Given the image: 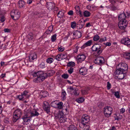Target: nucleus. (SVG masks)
<instances>
[{
    "label": "nucleus",
    "mask_w": 130,
    "mask_h": 130,
    "mask_svg": "<svg viewBox=\"0 0 130 130\" xmlns=\"http://www.w3.org/2000/svg\"><path fill=\"white\" fill-rule=\"evenodd\" d=\"M4 31L5 32H10V30L8 28H5L4 30Z\"/></svg>",
    "instance_id": "nucleus-61"
},
{
    "label": "nucleus",
    "mask_w": 130,
    "mask_h": 130,
    "mask_svg": "<svg viewBox=\"0 0 130 130\" xmlns=\"http://www.w3.org/2000/svg\"><path fill=\"white\" fill-rule=\"evenodd\" d=\"M4 121L5 123L7 124L10 123L9 120L8 118H5L4 120Z\"/></svg>",
    "instance_id": "nucleus-52"
},
{
    "label": "nucleus",
    "mask_w": 130,
    "mask_h": 130,
    "mask_svg": "<svg viewBox=\"0 0 130 130\" xmlns=\"http://www.w3.org/2000/svg\"><path fill=\"white\" fill-rule=\"evenodd\" d=\"M54 60L51 58H49L46 59V62L48 63H50L53 62Z\"/></svg>",
    "instance_id": "nucleus-42"
},
{
    "label": "nucleus",
    "mask_w": 130,
    "mask_h": 130,
    "mask_svg": "<svg viewBox=\"0 0 130 130\" xmlns=\"http://www.w3.org/2000/svg\"><path fill=\"white\" fill-rule=\"evenodd\" d=\"M58 50L60 52H62L63 51L64 49L63 48L59 47L58 48Z\"/></svg>",
    "instance_id": "nucleus-62"
},
{
    "label": "nucleus",
    "mask_w": 130,
    "mask_h": 130,
    "mask_svg": "<svg viewBox=\"0 0 130 130\" xmlns=\"http://www.w3.org/2000/svg\"><path fill=\"white\" fill-rule=\"evenodd\" d=\"M86 27H89L90 26H92L91 24L90 23H88L86 24Z\"/></svg>",
    "instance_id": "nucleus-59"
},
{
    "label": "nucleus",
    "mask_w": 130,
    "mask_h": 130,
    "mask_svg": "<svg viewBox=\"0 0 130 130\" xmlns=\"http://www.w3.org/2000/svg\"><path fill=\"white\" fill-rule=\"evenodd\" d=\"M56 59L58 61H60L63 59L61 54H58L56 57Z\"/></svg>",
    "instance_id": "nucleus-40"
},
{
    "label": "nucleus",
    "mask_w": 130,
    "mask_h": 130,
    "mask_svg": "<svg viewBox=\"0 0 130 130\" xmlns=\"http://www.w3.org/2000/svg\"><path fill=\"white\" fill-rule=\"evenodd\" d=\"M18 4L19 7L22 8L24 7L25 4V3L24 1L20 0L18 2Z\"/></svg>",
    "instance_id": "nucleus-26"
},
{
    "label": "nucleus",
    "mask_w": 130,
    "mask_h": 130,
    "mask_svg": "<svg viewBox=\"0 0 130 130\" xmlns=\"http://www.w3.org/2000/svg\"><path fill=\"white\" fill-rule=\"evenodd\" d=\"M17 97L20 100L23 101L25 99L22 94L21 95H18Z\"/></svg>",
    "instance_id": "nucleus-41"
},
{
    "label": "nucleus",
    "mask_w": 130,
    "mask_h": 130,
    "mask_svg": "<svg viewBox=\"0 0 130 130\" xmlns=\"http://www.w3.org/2000/svg\"><path fill=\"white\" fill-rule=\"evenodd\" d=\"M33 34L31 32H30L27 35V38L30 40H32L33 38Z\"/></svg>",
    "instance_id": "nucleus-37"
},
{
    "label": "nucleus",
    "mask_w": 130,
    "mask_h": 130,
    "mask_svg": "<svg viewBox=\"0 0 130 130\" xmlns=\"http://www.w3.org/2000/svg\"><path fill=\"white\" fill-rule=\"evenodd\" d=\"M107 89L109 90L111 87V85L109 82H107Z\"/></svg>",
    "instance_id": "nucleus-49"
},
{
    "label": "nucleus",
    "mask_w": 130,
    "mask_h": 130,
    "mask_svg": "<svg viewBox=\"0 0 130 130\" xmlns=\"http://www.w3.org/2000/svg\"><path fill=\"white\" fill-rule=\"evenodd\" d=\"M69 104L67 103V108H66V109L63 111V113H64L65 115H67L68 114L69 111Z\"/></svg>",
    "instance_id": "nucleus-28"
},
{
    "label": "nucleus",
    "mask_w": 130,
    "mask_h": 130,
    "mask_svg": "<svg viewBox=\"0 0 130 130\" xmlns=\"http://www.w3.org/2000/svg\"><path fill=\"white\" fill-rule=\"evenodd\" d=\"M128 67L127 64L125 63H120L117 66L116 69V73L121 71L126 73Z\"/></svg>",
    "instance_id": "nucleus-3"
},
{
    "label": "nucleus",
    "mask_w": 130,
    "mask_h": 130,
    "mask_svg": "<svg viewBox=\"0 0 130 130\" xmlns=\"http://www.w3.org/2000/svg\"><path fill=\"white\" fill-rule=\"evenodd\" d=\"M102 46V45L101 44H94L92 47V51L94 53L99 55L102 53L103 50V49L101 48Z\"/></svg>",
    "instance_id": "nucleus-5"
},
{
    "label": "nucleus",
    "mask_w": 130,
    "mask_h": 130,
    "mask_svg": "<svg viewBox=\"0 0 130 130\" xmlns=\"http://www.w3.org/2000/svg\"><path fill=\"white\" fill-rule=\"evenodd\" d=\"M120 72H117L118 73H116V71L114 73V74L115 75H118V76H117L118 78L119 79H122L126 75V73L124 72L121 71Z\"/></svg>",
    "instance_id": "nucleus-14"
},
{
    "label": "nucleus",
    "mask_w": 130,
    "mask_h": 130,
    "mask_svg": "<svg viewBox=\"0 0 130 130\" xmlns=\"http://www.w3.org/2000/svg\"><path fill=\"white\" fill-rule=\"evenodd\" d=\"M80 17H82L83 16V12H82L81 10L79 11L76 13Z\"/></svg>",
    "instance_id": "nucleus-45"
},
{
    "label": "nucleus",
    "mask_w": 130,
    "mask_h": 130,
    "mask_svg": "<svg viewBox=\"0 0 130 130\" xmlns=\"http://www.w3.org/2000/svg\"><path fill=\"white\" fill-rule=\"evenodd\" d=\"M104 44L106 46H110L111 45V43L109 42H107L106 43H104Z\"/></svg>",
    "instance_id": "nucleus-57"
},
{
    "label": "nucleus",
    "mask_w": 130,
    "mask_h": 130,
    "mask_svg": "<svg viewBox=\"0 0 130 130\" xmlns=\"http://www.w3.org/2000/svg\"><path fill=\"white\" fill-rule=\"evenodd\" d=\"M100 38L98 35H96L93 37V40L94 41H96L100 40Z\"/></svg>",
    "instance_id": "nucleus-38"
},
{
    "label": "nucleus",
    "mask_w": 130,
    "mask_h": 130,
    "mask_svg": "<svg viewBox=\"0 0 130 130\" xmlns=\"http://www.w3.org/2000/svg\"><path fill=\"white\" fill-rule=\"evenodd\" d=\"M53 26H51L49 27L47 30L52 31L53 30Z\"/></svg>",
    "instance_id": "nucleus-55"
},
{
    "label": "nucleus",
    "mask_w": 130,
    "mask_h": 130,
    "mask_svg": "<svg viewBox=\"0 0 130 130\" xmlns=\"http://www.w3.org/2000/svg\"><path fill=\"white\" fill-rule=\"evenodd\" d=\"M63 105V103L62 102H58V103L57 104V108H56L60 109H61L62 107V106Z\"/></svg>",
    "instance_id": "nucleus-29"
},
{
    "label": "nucleus",
    "mask_w": 130,
    "mask_h": 130,
    "mask_svg": "<svg viewBox=\"0 0 130 130\" xmlns=\"http://www.w3.org/2000/svg\"><path fill=\"white\" fill-rule=\"evenodd\" d=\"M106 38H107L106 37L103 38H100L99 40V42L101 43L102 42L106 41L107 40Z\"/></svg>",
    "instance_id": "nucleus-46"
},
{
    "label": "nucleus",
    "mask_w": 130,
    "mask_h": 130,
    "mask_svg": "<svg viewBox=\"0 0 130 130\" xmlns=\"http://www.w3.org/2000/svg\"><path fill=\"white\" fill-rule=\"evenodd\" d=\"M67 104H65L62 106V111L63 112V111H64L65 109H66V108H67Z\"/></svg>",
    "instance_id": "nucleus-54"
},
{
    "label": "nucleus",
    "mask_w": 130,
    "mask_h": 130,
    "mask_svg": "<svg viewBox=\"0 0 130 130\" xmlns=\"http://www.w3.org/2000/svg\"><path fill=\"white\" fill-rule=\"evenodd\" d=\"M51 72V71H49L47 73H44L41 71L35 72L32 73V75L34 77L37 76V77L34 78L33 81L35 83H41L47 77L52 75Z\"/></svg>",
    "instance_id": "nucleus-1"
},
{
    "label": "nucleus",
    "mask_w": 130,
    "mask_h": 130,
    "mask_svg": "<svg viewBox=\"0 0 130 130\" xmlns=\"http://www.w3.org/2000/svg\"><path fill=\"white\" fill-rule=\"evenodd\" d=\"M87 70H88L85 67H83L79 69V73L81 75H85L87 73Z\"/></svg>",
    "instance_id": "nucleus-18"
},
{
    "label": "nucleus",
    "mask_w": 130,
    "mask_h": 130,
    "mask_svg": "<svg viewBox=\"0 0 130 130\" xmlns=\"http://www.w3.org/2000/svg\"><path fill=\"white\" fill-rule=\"evenodd\" d=\"M92 41L91 40H89L85 43H84L80 48L82 49H83L87 46H90L91 44Z\"/></svg>",
    "instance_id": "nucleus-21"
},
{
    "label": "nucleus",
    "mask_w": 130,
    "mask_h": 130,
    "mask_svg": "<svg viewBox=\"0 0 130 130\" xmlns=\"http://www.w3.org/2000/svg\"><path fill=\"white\" fill-rule=\"evenodd\" d=\"M69 89L71 90V91L72 92H73V91H74L75 90L72 87H70L69 88Z\"/></svg>",
    "instance_id": "nucleus-63"
},
{
    "label": "nucleus",
    "mask_w": 130,
    "mask_h": 130,
    "mask_svg": "<svg viewBox=\"0 0 130 130\" xmlns=\"http://www.w3.org/2000/svg\"><path fill=\"white\" fill-rule=\"evenodd\" d=\"M58 103V101H56L52 102L51 103V105L52 107L56 108Z\"/></svg>",
    "instance_id": "nucleus-31"
},
{
    "label": "nucleus",
    "mask_w": 130,
    "mask_h": 130,
    "mask_svg": "<svg viewBox=\"0 0 130 130\" xmlns=\"http://www.w3.org/2000/svg\"><path fill=\"white\" fill-rule=\"evenodd\" d=\"M86 58V56L84 54L79 55L77 57L76 59L78 60V63H80L84 61Z\"/></svg>",
    "instance_id": "nucleus-15"
},
{
    "label": "nucleus",
    "mask_w": 130,
    "mask_h": 130,
    "mask_svg": "<svg viewBox=\"0 0 130 130\" xmlns=\"http://www.w3.org/2000/svg\"><path fill=\"white\" fill-rule=\"evenodd\" d=\"M67 130H78L77 127L73 125H70L67 128Z\"/></svg>",
    "instance_id": "nucleus-24"
},
{
    "label": "nucleus",
    "mask_w": 130,
    "mask_h": 130,
    "mask_svg": "<svg viewBox=\"0 0 130 130\" xmlns=\"http://www.w3.org/2000/svg\"><path fill=\"white\" fill-rule=\"evenodd\" d=\"M43 108L44 111L48 113L50 112V105L46 101L43 102Z\"/></svg>",
    "instance_id": "nucleus-13"
},
{
    "label": "nucleus",
    "mask_w": 130,
    "mask_h": 130,
    "mask_svg": "<svg viewBox=\"0 0 130 130\" xmlns=\"http://www.w3.org/2000/svg\"><path fill=\"white\" fill-rule=\"evenodd\" d=\"M55 116L56 119L59 118V121L60 123H64L66 121V118L64 116L60 117L59 114H58V116Z\"/></svg>",
    "instance_id": "nucleus-20"
},
{
    "label": "nucleus",
    "mask_w": 130,
    "mask_h": 130,
    "mask_svg": "<svg viewBox=\"0 0 130 130\" xmlns=\"http://www.w3.org/2000/svg\"><path fill=\"white\" fill-rule=\"evenodd\" d=\"M47 7L49 10H53L56 11L58 10L59 8L55 6V4L53 2L47 3Z\"/></svg>",
    "instance_id": "nucleus-9"
},
{
    "label": "nucleus",
    "mask_w": 130,
    "mask_h": 130,
    "mask_svg": "<svg viewBox=\"0 0 130 130\" xmlns=\"http://www.w3.org/2000/svg\"><path fill=\"white\" fill-rule=\"evenodd\" d=\"M77 23H76L75 21L71 22V27L73 28H75L77 26Z\"/></svg>",
    "instance_id": "nucleus-39"
},
{
    "label": "nucleus",
    "mask_w": 130,
    "mask_h": 130,
    "mask_svg": "<svg viewBox=\"0 0 130 130\" xmlns=\"http://www.w3.org/2000/svg\"><path fill=\"white\" fill-rule=\"evenodd\" d=\"M38 67L40 68L41 69H43L45 67V63L43 62H41L39 65Z\"/></svg>",
    "instance_id": "nucleus-36"
},
{
    "label": "nucleus",
    "mask_w": 130,
    "mask_h": 130,
    "mask_svg": "<svg viewBox=\"0 0 130 130\" xmlns=\"http://www.w3.org/2000/svg\"><path fill=\"white\" fill-rule=\"evenodd\" d=\"M5 19L4 17V16H2V17L1 19V21L2 22H3L5 21Z\"/></svg>",
    "instance_id": "nucleus-60"
},
{
    "label": "nucleus",
    "mask_w": 130,
    "mask_h": 130,
    "mask_svg": "<svg viewBox=\"0 0 130 130\" xmlns=\"http://www.w3.org/2000/svg\"><path fill=\"white\" fill-rule=\"evenodd\" d=\"M68 14L69 15H72L73 14V12L72 10H70L68 12Z\"/></svg>",
    "instance_id": "nucleus-56"
},
{
    "label": "nucleus",
    "mask_w": 130,
    "mask_h": 130,
    "mask_svg": "<svg viewBox=\"0 0 130 130\" xmlns=\"http://www.w3.org/2000/svg\"><path fill=\"white\" fill-rule=\"evenodd\" d=\"M61 56L63 58V59H65L67 58V54L66 53H65L64 54H61Z\"/></svg>",
    "instance_id": "nucleus-50"
},
{
    "label": "nucleus",
    "mask_w": 130,
    "mask_h": 130,
    "mask_svg": "<svg viewBox=\"0 0 130 130\" xmlns=\"http://www.w3.org/2000/svg\"><path fill=\"white\" fill-rule=\"evenodd\" d=\"M29 57L30 61H32L31 60H34L36 59L37 57V54L35 53H32L30 55Z\"/></svg>",
    "instance_id": "nucleus-22"
},
{
    "label": "nucleus",
    "mask_w": 130,
    "mask_h": 130,
    "mask_svg": "<svg viewBox=\"0 0 130 130\" xmlns=\"http://www.w3.org/2000/svg\"><path fill=\"white\" fill-rule=\"evenodd\" d=\"M75 9L76 13L77 12H78L80 10V7L78 6H75Z\"/></svg>",
    "instance_id": "nucleus-51"
},
{
    "label": "nucleus",
    "mask_w": 130,
    "mask_h": 130,
    "mask_svg": "<svg viewBox=\"0 0 130 130\" xmlns=\"http://www.w3.org/2000/svg\"><path fill=\"white\" fill-rule=\"evenodd\" d=\"M64 15V13L62 11L60 10L59 11L57 14L58 17L59 18L62 17Z\"/></svg>",
    "instance_id": "nucleus-33"
},
{
    "label": "nucleus",
    "mask_w": 130,
    "mask_h": 130,
    "mask_svg": "<svg viewBox=\"0 0 130 130\" xmlns=\"http://www.w3.org/2000/svg\"><path fill=\"white\" fill-rule=\"evenodd\" d=\"M126 15L124 12L118 15V18L120 21L118 26L121 29H125L127 25L128 22L126 20Z\"/></svg>",
    "instance_id": "nucleus-2"
},
{
    "label": "nucleus",
    "mask_w": 130,
    "mask_h": 130,
    "mask_svg": "<svg viewBox=\"0 0 130 130\" xmlns=\"http://www.w3.org/2000/svg\"><path fill=\"white\" fill-rule=\"evenodd\" d=\"M94 62L95 64L101 66L104 63L105 60L103 57L99 56L95 59Z\"/></svg>",
    "instance_id": "nucleus-10"
},
{
    "label": "nucleus",
    "mask_w": 130,
    "mask_h": 130,
    "mask_svg": "<svg viewBox=\"0 0 130 130\" xmlns=\"http://www.w3.org/2000/svg\"><path fill=\"white\" fill-rule=\"evenodd\" d=\"M30 114H31V116H32V117L33 116H38L39 115L37 111L36 110H35L34 111L31 112L29 110Z\"/></svg>",
    "instance_id": "nucleus-25"
},
{
    "label": "nucleus",
    "mask_w": 130,
    "mask_h": 130,
    "mask_svg": "<svg viewBox=\"0 0 130 130\" xmlns=\"http://www.w3.org/2000/svg\"><path fill=\"white\" fill-rule=\"evenodd\" d=\"M62 77L64 79H67L69 77V75L67 74H63L62 75Z\"/></svg>",
    "instance_id": "nucleus-47"
},
{
    "label": "nucleus",
    "mask_w": 130,
    "mask_h": 130,
    "mask_svg": "<svg viewBox=\"0 0 130 130\" xmlns=\"http://www.w3.org/2000/svg\"><path fill=\"white\" fill-rule=\"evenodd\" d=\"M113 110L112 108L110 106H106L104 108V112L105 117H108L110 116Z\"/></svg>",
    "instance_id": "nucleus-8"
},
{
    "label": "nucleus",
    "mask_w": 130,
    "mask_h": 130,
    "mask_svg": "<svg viewBox=\"0 0 130 130\" xmlns=\"http://www.w3.org/2000/svg\"><path fill=\"white\" fill-rule=\"evenodd\" d=\"M56 39V35L55 34L52 36L51 39L52 42H54L55 41Z\"/></svg>",
    "instance_id": "nucleus-44"
},
{
    "label": "nucleus",
    "mask_w": 130,
    "mask_h": 130,
    "mask_svg": "<svg viewBox=\"0 0 130 130\" xmlns=\"http://www.w3.org/2000/svg\"><path fill=\"white\" fill-rule=\"evenodd\" d=\"M31 115L29 110L25 113L22 118L23 120V124L27 125L28 124V122L30 121V119L32 117Z\"/></svg>",
    "instance_id": "nucleus-6"
},
{
    "label": "nucleus",
    "mask_w": 130,
    "mask_h": 130,
    "mask_svg": "<svg viewBox=\"0 0 130 130\" xmlns=\"http://www.w3.org/2000/svg\"><path fill=\"white\" fill-rule=\"evenodd\" d=\"M28 93V92L26 91H24L21 94L26 99V98H28L29 97V96L27 94Z\"/></svg>",
    "instance_id": "nucleus-32"
},
{
    "label": "nucleus",
    "mask_w": 130,
    "mask_h": 130,
    "mask_svg": "<svg viewBox=\"0 0 130 130\" xmlns=\"http://www.w3.org/2000/svg\"><path fill=\"white\" fill-rule=\"evenodd\" d=\"M90 15V12L87 10H85L83 12V16L85 17H89Z\"/></svg>",
    "instance_id": "nucleus-27"
},
{
    "label": "nucleus",
    "mask_w": 130,
    "mask_h": 130,
    "mask_svg": "<svg viewBox=\"0 0 130 130\" xmlns=\"http://www.w3.org/2000/svg\"><path fill=\"white\" fill-rule=\"evenodd\" d=\"M73 37L75 39H77L80 38L82 36V34L78 30L75 31L73 34Z\"/></svg>",
    "instance_id": "nucleus-19"
},
{
    "label": "nucleus",
    "mask_w": 130,
    "mask_h": 130,
    "mask_svg": "<svg viewBox=\"0 0 130 130\" xmlns=\"http://www.w3.org/2000/svg\"><path fill=\"white\" fill-rule=\"evenodd\" d=\"M116 128L114 126H112L111 128L110 129L108 130H116Z\"/></svg>",
    "instance_id": "nucleus-64"
},
{
    "label": "nucleus",
    "mask_w": 130,
    "mask_h": 130,
    "mask_svg": "<svg viewBox=\"0 0 130 130\" xmlns=\"http://www.w3.org/2000/svg\"><path fill=\"white\" fill-rule=\"evenodd\" d=\"M74 69L72 67H70V69L68 70V72L70 74H71L73 72Z\"/></svg>",
    "instance_id": "nucleus-48"
},
{
    "label": "nucleus",
    "mask_w": 130,
    "mask_h": 130,
    "mask_svg": "<svg viewBox=\"0 0 130 130\" xmlns=\"http://www.w3.org/2000/svg\"><path fill=\"white\" fill-rule=\"evenodd\" d=\"M76 100L77 102L80 103H82L84 102L85 100V99L84 98L81 97L77 99Z\"/></svg>",
    "instance_id": "nucleus-34"
},
{
    "label": "nucleus",
    "mask_w": 130,
    "mask_h": 130,
    "mask_svg": "<svg viewBox=\"0 0 130 130\" xmlns=\"http://www.w3.org/2000/svg\"><path fill=\"white\" fill-rule=\"evenodd\" d=\"M22 114V110L20 109H17L15 110L13 113L12 120L13 122H16L20 118Z\"/></svg>",
    "instance_id": "nucleus-4"
},
{
    "label": "nucleus",
    "mask_w": 130,
    "mask_h": 130,
    "mask_svg": "<svg viewBox=\"0 0 130 130\" xmlns=\"http://www.w3.org/2000/svg\"><path fill=\"white\" fill-rule=\"evenodd\" d=\"M83 19H80L77 22V28L78 29H80L82 28L85 25V23L83 22Z\"/></svg>",
    "instance_id": "nucleus-16"
},
{
    "label": "nucleus",
    "mask_w": 130,
    "mask_h": 130,
    "mask_svg": "<svg viewBox=\"0 0 130 130\" xmlns=\"http://www.w3.org/2000/svg\"><path fill=\"white\" fill-rule=\"evenodd\" d=\"M79 127L84 130H88L90 128V126L89 123L87 124H79Z\"/></svg>",
    "instance_id": "nucleus-17"
},
{
    "label": "nucleus",
    "mask_w": 130,
    "mask_h": 130,
    "mask_svg": "<svg viewBox=\"0 0 130 130\" xmlns=\"http://www.w3.org/2000/svg\"><path fill=\"white\" fill-rule=\"evenodd\" d=\"M66 92L63 90H62L61 97L63 100H64L66 99Z\"/></svg>",
    "instance_id": "nucleus-30"
},
{
    "label": "nucleus",
    "mask_w": 130,
    "mask_h": 130,
    "mask_svg": "<svg viewBox=\"0 0 130 130\" xmlns=\"http://www.w3.org/2000/svg\"><path fill=\"white\" fill-rule=\"evenodd\" d=\"M112 94L114 93V95L118 98H120V96L119 94V92L118 91H116L115 92H112Z\"/></svg>",
    "instance_id": "nucleus-43"
},
{
    "label": "nucleus",
    "mask_w": 130,
    "mask_h": 130,
    "mask_svg": "<svg viewBox=\"0 0 130 130\" xmlns=\"http://www.w3.org/2000/svg\"><path fill=\"white\" fill-rule=\"evenodd\" d=\"M20 13L17 10H12L10 13L11 18L14 20H17L20 18Z\"/></svg>",
    "instance_id": "nucleus-7"
},
{
    "label": "nucleus",
    "mask_w": 130,
    "mask_h": 130,
    "mask_svg": "<svg viewBox=\"0 0 130 130\" xmlns=\"http://www.w3.org/2000/svg\"><path fill=\"white\" fill-rule=\"evenodd\" d=\"M119 8L117 7H116L114 6H113L112 7V10H118Z\"/></svg>",
    "instance_id": "nucleus-53"
},
{
    "label": "nucleus",
    "mask_w": 130,
    "mask_h": 130,
    "mask_svg": "<svg viewBox=\"0 0 130 130\" xmlns=\"http://www.w3.org/2000/svg\"><path fill=\"white\" fill-rule=\"evenodd\" d=\"M121 42L122 44L130 47V39L127 37H124L121 39Z\"/></svg>",
    "instance_id": "nucleus-12"
},
{
    "label": "nucleus",
    "mask_w": 130,
    "mask_h": 130,
    "mask_svg": "<svg viewBox=\"0 0 130 130\" xmlns=\"http://www.w3.org/2000/svg\"><path fill=\"white\" fill-rule=\"evenodd\" d=\"M90 117L88 115L85 114L83 116L81 120V123L79 124H87L90 121Z\"/></svg>",
    "instance_id": "nucleus-11"
},
{
    "label": "nucleus",
    "mask_w": 130,
    "mask_h": 130,
    "mask_svg": "<svg viewBox=\"0 0 130 130\" xmlns=\"http://www.w3.org/2000/svg\"><path fill=\"white\" fill-rule=\"evenodd\" d=\"M75 66V63L74 62L72 61L69 62L68 63L67 66L69 67H73Z\"/></svg>",
    "instance_id": "nucleus-35"
},
{
    "label": "nucleus",
    "mask_w": 130,
    "mask_h": 130,
    "mask_svg": "<svg viewBox=\"0 0 130 130\" xmlns=\"http://www.w3.org/2000/svg\"><path fill=\"white\" fill-rule=\"evenodd\" d=\"M40 95L42 98H45L48 95L47 92L46 91H41L40 93Z\"/></svg>",
    "instance_id": "nucleus-23"
},
{
    "label": "nucleus",
    "mask_w": 130,
    "mask_h": 130,
    "mask_svg": "<svg viewBox=\"0 0 130 130\" xmlns=\"http://www.w3.org/2000/svg\"><path fill=\"white\" fill-rule=\"evenodd\" d=\"M125 111V109L124 108H122L120 110V112L121 113H124Z\"/></svg>",
    "instance_id": "nucleus-58"
}]
</instances>
